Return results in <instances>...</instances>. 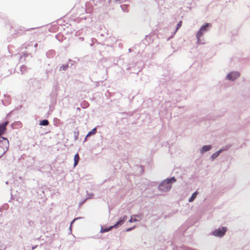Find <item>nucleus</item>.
<instances>
[{"instance_id": "6", "label": "nucleus", "mask_w": 250, "mask_h": 250, "mask_svg": "<svg viewBox=\"0 0 250 250\" xmlns=\"http://www.w3.org/2000/svg\"><path fill=\"white\" fill-rule=\"evenodd\" d=\"M7 124H8L7 122H5L2 124H0V136L2 134H3L4 133V132L6 130V126Z\"/></svg>"}, {"instance_id": "1", "label": "nucleus", "mask_w": 250, "mask_h": 250, "mask_svg": "<svg viewBox=\"0 0 250 250\" xmlns=\"http://www.w3.org/2000/svg\"><path fill=\"white\" fill-rule=\"evenodd\" d=\"M176 180L174 177L167 179L164 180L159 186V189L160 191L167 192L168 191L171 187V183L176 182Z\"/></svg>"}, {"instance_id": "9", "label": "nucleus", "mask_w": 250, "mask_h": 250, "mask_svg": "<svg viewBox=\"0 0 250 250\" xmlns=\"http://www.w3.org/2000/svg\"><path fill=\"white\" fill-rule=\"evenodd\" d=\"M211 148V146H204L201 149L202 153L209 150Z\"/></svg>"}, {"instance_id": "5", "label": "nucleus", "mask_w": 250, "mask_h": 250, "mask_svg": "<svg viewBox=\"0 0 250 250\" xmlns=\"http://www.w3.org/2000/svg\"><path fill=\"white\" fill-rule=\"evenodd\" d=\"M240 76V74L237 72H232L229 73L227 76V78L228 80L233 81L238 78Z\"/></svg>"}, {"instance_id": "17", "label": "nucleus", "mask_w": 250, "mask_h": 250, "mask_svg": "<svg viewBox=\"0 0 250 250\" xmlns=\"http://www.w3.org/2000/svg\"><path fill=\"white\" fill-rule=\"evenodd\" d=\"M67 67V66H62L61 67L60 69H62V70H65V69Z\"/></svg>"}, {"instance_id": "4", "label": "nucleus", "mask_w": 250, "mask_h": 250, "mask_svg": "<svg viewBox=\"0 0 250 250\" xmlns=\"http://www.w3.org/2000/svg\"><path fill=\"white\" fill-rule=\"evenodd\" d=\"M227 229L226 227L220 228H219L218 229L215 230L213 232L212 234L213 235L217 237H222L225 234Z\"/></svg>"}, {"instance_id": "11", "label": "nucleus", "mask_w": 250, "mask_h": 250, "mask_svg": "<svg viewBox=\"0 0 250 250\" xmlns=\"http://www.w3.org/2000/svg\"><path fill=\"white\" fill-rule=\"evenodd\" d=\"M49 124V122L47 120H44L42 121H41L40 122V125H47Z\"/></svg>"}, {"instance_id": "8", "label": "nucleus", "mask_w": 250, "mask_h": 250, "mask_svg": "<svg viewBox=\"0 0 250 250\" xmlns=\"http://www.w3.org/2000/svg\"><path fill=\"white\" fill-rule=\"evenodd\" d=\"M74 167H75L78 164L79 161L80 160L79 155L78 153L76 154L74 156Z\"/></svg>"}, {"instance_id": "13", "label": "nucleus", "mask_w": 250, "mask_h": 250, "mask_svg": "<svg viewBox=\"0 0 250 250\" xmlns=\"http://www.w3.org/2000/svg\"><path fill=\"white\" fill-rule=\"evenodd\" d=\"M221 151V150H219L216 153H214L212 155V158L214 159L215 158H216L218 155H219V153Z\"/></svg>"}, {"instance_id": "19", "label": "nucleus", "mask_w": 250, "mask_h": 250, "mask_svg": "<svg viewBox=\"0 0 250 250\" xmlns=\"http://www.w3.org/2000/svg\"><path fill=\"white\" fill-rule=\"evenodd\" d=\"M2 137L0 136V138H1Z\"/></svg>"}, {"instance_id": "3", "label": "nucleus", "mask_w": 250, "mask_h": 250, "mask_svg": "<svg viewBox=\"0 0 250 250\" xmlns=\"http://www.w3.org/2000/svg\"><path fill=\"white\" fill-rule=\"evenodd\" d=\"M9 146V141L6 138L3 137L0 138V147L2 148L3 153H5L8 150Z\"/></svg>"}, {"instance_id": "12", "label": "nucleus", "mask_w": 250, "mask_h": 250, "mask_svg": "<svg viewBox=\"0 0 250 250\" xmlns=\"http://www.w3.org/2000/svg\"><path fill=\"white\" fill-rule=\"evenodd\" d=\"M96 132V128H93L91 131H90L86 135V138L90 136L92 134H94Z\"/></svg>"}, {"instance_id": "10", "label": "nucleus", "mask_w": 250, "mask_h": 250, "mask_svg": "<svg viewBox=\"0 0 250 250\" xmlns=\"http://www.w3.org/2000/svg\"><path fill=\"white\" fill-rule=\"evenodd\" d=\"M197 195V191L194 192L192 194V195L191 196V197L189 199L188 201L189 202H192L195 199V198L196 197Z\"/></svg>"}, {"instance_id": "7", "label": "nucleus", "mask_w": 250, "mask_h": 250, "mask_svg": "<svg viewBox=\"0 0 250 250\" xmlns=\"http://www.w3.org/2000/svg\"><path fill=\"white\" fill-rule=\"evenodd\" d=\"M203 28H204V27H201L200 30L196 34V37L198 40V42H199L200 38L202 36L203 34Z\"/></svg>"}, {"instance_id": "16", "label": "nucleus", "mask_w": 250, "mask_h": 250, "mask_svg": "<svg viewBox=\"0 0 250 250\" xmlns=\"http://www.w3.org/2000/svg\"><path fill=\"white\" fill-rule=\"evenodd\" d=\"M137 220L136 219H133L132 216L131 217V218L129 220V222H137Z\"/></svg>"}, {"instance_id": "14", "label": "nucleus", "mask_w": 250, "mask_h": 250, "mask_svg": "<svg viewBox=\"0 0 250 250\" xmlns=\"http://www.w3.org/2000/svg\"><path fill=\"white\" fill-rule=\"evenodd\" d=\"M182 21H181L179 22V23H178V24L177 25L176 32L181 27V26L182 25Z\"/></svg>"}, {"instance_id": "18", "label": "nucleus", "mask_w": 250, "mask_h": 250, "mask_svg": "<svg viewBox=\"0 0 250 250\" xmlns=\"http://www.w3.org/2000/svg\"><path fill=\"white\" fill-rule=\"evenodd\" d=\"M134 228V227H133V228H128V229H126V231H129L131 230Z\"/></svg>"}, {"instance_id": "15", "label": "nucleus", "mask_w": 250, "mask_h": 250, "mask_svg": "<svg viewBox=\"0 0 250 250\" xmlns=\"http://www.w3.org/2000/svg\"><path fill=\"white\" fill-rule=\"evenodd\" d=\"M209 26L208 23H206L204 26H202L201 27H204L203 28V31H206L207 30V28Z\"/></svg>"}, {"instance_id": "2", "label": "nucleus", "mask_w": 250, "mask_h": 250, "mask_svg": "<svg viewBox=\"0 0 250 250\" xmlns=\"http://www.w3.org/2000/svg\"><path fill=\"white\" fill-rule=\"evenodd\" d=\"M127 217L126 216H124L123 218L119 220L114 226H111L109 228H104L103 227H102L100 232L102 233H104L105 232L108 231L110 230L112 228L114 227H117L118 226L120 225H122L124 222L126 220Z\"/></svg>"}]
</instances>
